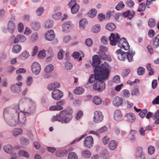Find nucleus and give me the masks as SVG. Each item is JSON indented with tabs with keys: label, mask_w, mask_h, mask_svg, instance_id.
<instances>
[{
	"label": "nucleus",
	"mask_w": 159,
	"mask_h": 159,
	"mask_svg": "<svg viewBox=\"0 0 159 159\" xmlns=\"http://www.w3.org/2000/svg\"><path fill=\"white\" fill-rule=\"evenodd\" d=\"M19 106L24 107L25 110L28 111L29 113L27 111H20L19 106L16 104L14 106V108L17 121L13 123L11 125L13 126L18 125L20 127H23L25 125L26 118L25 116L29 114L32 115L34 113L35 103L30 98H23L20 100Z\"/></svg>",
	"instance_id": "f257e3e1"
},
{
	"label": "nucleus",
	"mask_w": 159,
	"mask_h": 159,
	"mask_svg": "<svg viewBox=\"0 0 159 159\" xmlns=\"http://www.w3.org/2000/svg\"><path fill=\"white\" fill-rule=\"evenodd\" d=\"M111 67L106 62H104L100 67H97L94 69L95 75H91L88 83H92L95 80H105L108 79L111 72Z\"/></svg>",
	"instance_id": "f03ea898"
},
{
	"label": "nucleus",
	"mask_w": 159,
	"mask_h": 159,
	"mask_svg": "<svg viewBox=\"0 0 159 159\" xmlns=\"http://www.w3.org/2000/svg\"><path fill=\"white\" fill-rule=\"evenodd\" d=\"M72 111L71 110H64L59 113L52 116L51 119L52 122L58 121L62 123L66 124L69 123L72 118Z\"/></svg>",
	"instance_id": "7ed1b4c3"
},
{
	"label": "nucleus",
	"mask_w": 159,
	"mask_h": 159,
	"mask_svg": "<svg viewBox=\"0 0 159 159\" xmlns=\"http://www.w3.org/2000/svg\"><path fill=\"white\" fill-rule=\"evenodd\" d=\"M3 113L5 121L9 125L13 127L16 126L11 125L13 123L17 121L15 116L14 107L13 108L10 107L6 108L4 111Z\"/></svg>",
	"instance_id": "20e7f679"
},
{
	"label": "nucleus",
	"mask_w": 159,
	"mask_h": 159,
	"mask_svg": "<svg viewBox=\"0 0 159 159\" xmlns=\"http://www.w3.org/2000/svg\"><path fill=\"white\" fill-rule=\"evenodd\" d=\"M104 80H98L93 85L94 89L99 92H101L105 89Z\"/></svg>",
	"instance_id": "39448f33"
},
{
	"label": "nucleus",
	"mask_w": 159,
	"mask_h": 159,
	"mask_svg": "<svg viewBox=\"0 0 159 159\" xmlns=\"http://www.w3.org/2000/svg\"><path fill=\"white\" fill-rule=\"evenodd\" d=\"M7 29L4 27L2 28V31L5 33L8 31L11 34L13 33L16 28L15 23L13 21L9 20L7 23Z\"/></svg>",
	"instance_id": "423d86ee"
},
{
	"label": "nucleus",
	"mask_w": 159,
	"mask_h": 159,
	"mask_svg": "<svg viewBox=\"0 0 159 159\" xmlns=\"http://www.w3.org/2000/svg\"><path fill=\"white\" fill-rule=\"evenodd\" d=\"M74 27V24L70 21H66L62 25V30L63 32L67 33Z\"/></svg>",
	"instance_id": "0eeeda50"
},
{
	"label": "nucleus",
	"mask_w": 159,
	"mask_h": 159,
	"mask_svg": "<svg viewBox=\"0 0 159 159\" xmlns=\"http://www.w3.org/2000/svg\"><path fill=\"white\" fill-rule=\"evenodd\" d=\"M120 39V35L118 33H112L109 37L110 44L112 46L116 45Z\"/></svg>",
	"instance_id": "6e6552de"
},
{
	"label": "nucleus",
	"mask_w": 159,
	"mask_h": 159,
	"mask_svg": "<svg viewBox=\"0 0 159 159\" xmlns=\"http://www.w3.org/2000/svg\"><path fill=\"white\" fill-rule=\"evenodd\" d=\"M118 46L121 49L125 50H128L129 46L125 38H122L119 40Z\"/></svg>",
	"instance_id": "1a4fd4ad"
},
{
	"label": "nucleus",
	"mask_w": 159,
	"mask_h": 159,
	"mask_svg": "<svg viewBox=\"0 0 159 159\" xmlns=\"http://www.w3.org/2000/svg\"><path fill=\"white\" fill-rule=\"evenodd\" d=\"M93 138L91 136H89L85 137L83 141L84 146L88 148H91L93 146Z\"/></svg>",
	"instance_id": "9d476101"
},
{
	"label": "nucleus",
	"mask_w": 159,
	"mask_h": 159,
	"mask_svg": "<svg viewBox=\"0 0 159 159\" xmlns=\"http://www.w3.org/2000/svg\"><path fill=\"white\" fill-rule=\"evenodd\" d=\"M31 67L33 73L35 75H38L39 74L41 70V66L39 63L36 61L34 62Z\"/></svg>",
	"instance_id": "9b49d317"
},
{
	"label": "nucleus",
	"mask_w": 159,
	"mask_h": 159,
	"mask_svg": "<svg viewBox=\"0 0 159 159\" xmlns=\"http://www.w3.org/2000/svg\"><path fill=\"white\" fill-rule=\"evenodd\" d=\"M22 84V83L21 82L14 84L11 87V89L14 93H19L22 91L21 86Z\"/></svg>",
	"instance_id": "f8f14e48"
},
{
	"label": "nucleus",
	"mask_w": 159,
	"mask_h": 159,
	"mask_svg": "<svg viewBox=\"0 0 159 159\" xmlns=\"http://www.w3.org/2000/svg\"><path fill=\"white\" fill-rule=\"evenodd\" d=\"M63 95L62 92L59 89L54 90L52 92V97L55 100L60 99L63 96Z\"/></svg>",
	"instance_id": "ddd939ff"
},
{
	"label": "nucleus",
	"mask_w": 159,
	"mask_h": 159,
	"mask_svg": "<svg viewBox=\"0 0 159 159\" xmlns=\"http://www.w3.org/2000/svg\"><path fill=\"white\" fill-rule=\"evenodd\" d=\"M103 118V116L102 112L98 111H96L94 113L93 120L94 122L98 123L102 121Z\"/></svg>",
	"instance_id": "4468645a"
},
{
	"label": "nucleus",
	"mask_w": 159,
	"mask_h": 159,
	"mask_svg": "<svg viewBox=\"0 0 159 159\" xmlns=\"http://www.w3.org/2000/svg\"><path fill=\"white\" fill-rule=\"evenodd\" d=\"M27 40L26 37L24 35L22 34H19L15 37L13 40V42L15 43H25Z\"/></svg>",
	"instance_id": "2eb2a0df"
},
{
	"label": "nucleus",
	"mask_w": 159,
	"mask_h": 159,
	"mask_svg": "<svg viewBox=\"0 0 159 159\" xmlns=\"http://www.w3.org/2000/svg\"><path fill=\"white\" fill-rule=\"evenodd\" d=\"M124 118L127 122L132 123L135 121L136 117L134 114L131 112L126 114Z\"/></svg>",
	"instance_id": "dca6fc26"
},
{
	"label": "nucleus",
	"mask_w": 159,
	"mask_h": 159,
	"mask_svg": "<svg viewBox=\"0 0 159 159\" xmlns=\"http://www.w3.org/2000/svg\"><path fill=\"white\" fill-rule=\"evenodd\" d=\"M126 52L125 53L122 51L120 49L117 50L115 53L118 59L122 61H124L126 58Z\"/></svg>",
	"instance_id": "f3484780"
},
{
	"label": "nucleus",
	"mask_w": 159,
	"mask_h": 159,
	"mask_svg": "<svg viewBox=\"0 0 159 159\" xmlns=\"http://www.w3.org/2000/svg\"><path fill=\"white\" fill-rule=\"evenodd\" d=\"M135 155L136 157H139L141 159H145L146 155L144 152L143 151L142 148H139L136 150Z\"/></svg>",
	"instance_id": "a211bd4d"
},
{
	"label": "nucleus",
	"mask_w": 159,
	"mask_h": 159,
	"mask_svg": "<svg viewBox=\"0 0 159 159\" xmlns=\"http://www.w3.org/2000/svg\"><path fill=\"white\" fill-rule=\"evenodd\" d=\"M123 116L122 112L119 110H116L114 112V119L116 121H120Z\"/></svg>",
	"instance_id": "6ab92c4d"
},
{
	"label": "nucleus",
	"mask_w": 159,
	"mask_h": 159,
	"mask_svg": "<svg viewBox=\"0 0 159 159\" xmlns=\"http://www.w3.org/2000/svg\"><path fill=\"white\" fill-rule=\"evenodd\" d=\"M55 37L54 31L52 30H50L47 31L45 34V38L46 40L49 41L52 40Z\"/></svg>",
	"instance_id": "aec40b11"
},
{
	"label": "nucleus",
	"mask_w": 159,
	"mask_h": 159,
	"mask_svg": "<svg viewBox=\"0 0 159 159\" xmlns=\"http://www.w3.org/2000/svg\"><path fill=\"white\" fill-rule=\"evenodd\" d=\"M123 103L122 98L118 96H116L114 97L113 99V105L116 107L121 106Z\"/></svg>",
	"instance_id": "412c9836"
},
{
	"label": "nucleus",
	"mask_w": 159,
	"mask_h": 159,
	"mask_svg": "<svg viewBox=\"0 0 159 159\" xmlns=\"http://www.w3.org/2000/svg\"><path fill=\"white\" fill-rule=\"evenodd\" d=\"M135 14V12L134 11L127 10L123 12L122 16L125 17H127L128 20H131Z\"/></svg>",
	"instance_id": "4be33fe9"
},
{
	"label": "nucleus",
	"mask_w": 159,
	"mask_h": 159,
	"mask_svg": "<svg viewBox=\"0 0 159 159\" xmlns=\"http://www.w3.org/2000/svg\"><path fill=\"white\" fill-rule=\"evenodd\" d=\"M61 86L60 84L58 82H54L49 84L47 87V89L50 91L57 89Z\"/></svg>",
	"instance_id": "5701e85b"
},
{
	"label": "nucleus",
	"mask_w": 159,
	"mask_h": 159,
	"mask_svg": "<svg viewBox=\"0 0 159 159\" xmlns=\"http://www.w3.org/2000/svg\"><path fill=\"white\" fill-rule=\"evenodd\" d=\"M100 62V59L98 56L94 55L93 56V62L92 63V64L93 67H95V68L97 67L101 66L103 63L101 64L100 66H97Z\"/></svg>",
	"instance_id": "b1692460"
},
{
	"label": "nucleus",
	"mask_w": 159,
	"mask_h": 159,
	"mask_svg": "<svg viewBox=\"0 0 159 159\" xmlns=\"http://www.w3.org/2000/svg\"><path fill=\"white\" fill-rule=\"evenodd\" d=\"M53 25V21L51 20H47L44 23L43 27L45 29H49L52 28Z\"/></svg>",
	"instance_id": "393cba45"
},
{
	"label": "nucleus",
	"mask_w": 159,
	"mask_h": 159,
	"mask_svg": "<svg viewBox=\"0 0 159 159\" xmlns=\"http://www.w3.org/2000/svg\"><path fill=\"white\" fill-rule=\"evenodd\" d=\"M3 149L6 153L10 154L12 152L13 150V148L11 145L8 144L3 146Z\"/></svg>",
	"instance_id": "a878e982"
},
{
	"label": "nucleus",
	"mask_w": 159,
	"mask_h": 159,
	"mask_svg": "<svg viewBox=\"0 0 159 159\" xmlns=\"http://www.w3.org/2000/svg\"><path fill=\"white\" fill-rule=\"evenodd\" d=\"M19 139L20 143L23 146H26L29 143V140L23 136H20Z\"/></svg>",
	"instance_id": "bb28decb"
},
{
	"label": "nucleus",
	"mask_w": 159,
	"mask_h": 159,
	"mask_svg": "<svg viewBox=\"0 0 159 159\" xmlns=\"http://www.w3.org/2000/svg\"><path fill=\"white\" fill-rule=\"evenodd\" d=\"M118 145L117 142L115 140H111L109 144V148L111 150H114L117 148Z\"/></svg>",
	"instance_id": "cd10ccee"
},
{
	"label": "nucleus",
	"mask_w": 159,
	"mask_h": 159,
	"mask_svg": "<svg viewBox=\"0 0 159 159\" xmlns=\"http://www.w3.org/2000/svg\"><path fill=\"white\" fill-rule=\"evenodd\" d=\"M135 54V52L132 51H129L127 52V58L129 62H131L133 61V57Z\"/></svg>",
	"instance_id": "c85d7f7f"
},
{
	"label": "nucleus",
	"mask_w": 159,
	"mask_h": 159,
	"mask_svg": "<svg viewBox=\"0 0 159 159\" xmlns=\"http://www.w3.org/2000/svg\"><path fill=\"white\" fill-rule=\"evenodd\" d=\"M21 49L22 47L20 45L16 44L13 46L12 51L14 53H17L19 52Z\"/></svg>",
	"instance_id": "c756f323"
},
{
	"label": "nucleus",
	"mask_w": 159,
	"mask_h": 159,
	"mask_svg": "<svg viewBox=\"0 0 159 159\" xmlns=\"http://www.w3.org/2000/svg\"><path fill=\"white\" fill-rule=\"evenodd\" d=\"M81 155L83 157L88 158L91 156V153L90 151L88 150H85L81 151Z\"/></svg>",
	"instance_id": "7c9ffc66"
},
{
	"label": "nucleus",
	"mask_w": 159,
	"mask_h": 159,
	"mask_svg": "<svg viewBox=\"0 0 159 159\" xmlns=\"http://www.w3.org/2000/svg\"><path fill=\"white\" fill-rule=\"evenodd\" d=\"M39 39L38 34L35 32L32 34L30 37V40L32 43H34L35 42Z\"/></svg>",
	"instance_id": "2f4dec72"
},
{
	"label": "nucleus",
	"mask_w": 159,
	"mask_h": 159,
	"mask_svg": "<svg viewBox=\"0 0 159 159\" xmlns=\"http://www.w3.org/2000/svg\"><path fill=\"white\" fill-rule=\"evenodd\" d=\"M54 69V66L52 64H49L46 66L44 70L46 73H50L52 72Z\"/></svg>",
	"instance_id": "473e14b6"
},
{
	"label": "nucleus",
	"mask_w": 159,
	"mask_h": 159,
	"mask_svg": "<svg viewBox=\"0 0 159 159\" xmlns=\"http://www.w3.org/2000/svg\"><path fill=\"white\" fill-rule=\"evenodd\" d=\"M23 132L22 129L20 128H16L13 129L12 132L13 134L15 137H16L21 134Z\"/></svg>",
	"instance_id": "72a5a7b5"
},
{
	"label": "nucleus",
	"mask_w": 159,
	"mask_h": 159,
	"mask_svg": "<svg viewBox=\"0 0 159 159\" xmlns=\"http://www.w3.org/2000/svg\"><path fill=\"white\" fill-rule=\"evenodd\" d=\"M31 27L34 30L37 31L41 27L40 23L38 21L32 22L31 23Z\"/></svg>",
	"instance_id": "f704fd0d"
},
{
	"label": "nucleus",
	"mask_w": 159,
	"mask_h": 159,
	"mask_svg": "<svg viewBox=\"0 0 159 159\" xmlns=\"http://www.w3.org/2000/svg\"><path fill=\"white\" fill-rule=\"evenodd\" d=\"M82 55L78 52H75L73 54V57L75 59H78L79 61H80L82 59V57L84 56V54L81 52Z\"/></svg>",
	"instance_id": "c9c22d12"
},
{
	"label": "nucleus",
	"mask_w": 159,
	"mask_h": 159,
	"mask_svg": "<svg viewBox=\"0 0 159 159\" xmlns=\"http://www.w3.org/2000/svg\"><path fill=\"white\" fill-rule=\"evenodd\" d=\"M153 43L154 48H157L159 46V34H157L153 39Z\"/></svg>",
	"instance_id": "e433bc0d"
},
{
	"label": "nucleus",
	"mask_w": 159,
	"mask_h": 159,
	"mask_svg": "<svg viewBox=\"0 0 159 159\" xmlns=\"http://www.w3.org/2000/svg\"><path fill=\"white\" fill-rule=\"evenodd\" d=\"M106 28L107 30L109 31H112L116 29V26L114 23H109L106 25Z\"/></svg>",
	"instance_id": "4c0bfd02"
},
{
	"label": "nucleus",
	"mask_w": 159,
	"mask_h": 159,
	"mask_svg": "<svg viewBox=\"0 0 159 159\" xmlns=\"http://www.w3.org/2000/svg\"><path fill=\"white\" fill-rule=\"evenodd\" d=\"M109 155L108 150L105 149L103 150L100 154L101 157L103 159H107Z\"/></svg>",
	"instance_id": "58836bf2"
},
{
	"label": "nucleus",
	"mask_w": 159,
	"mask_h": 159,
	"mask_svg": "<svg viewBox=\"0 0 159 159\" xmlns=\"http://www.w3.org/2000/svg\"><path fill=\"white\" fill-rule=\"evenodd\" d=\"M87 23V21L85 19L83 18L81 19L79 22L80 28L82 29L85 28Z\"/></svg>",
	"instance_id": "ea45409f"
},
{
	"label": "nucleus",
	"mask_w": 159,
	"mask_h": 159,
	"mask_svg": "<svg viewBox=\"0 0 159 159\" xmlns=\"http://www.w3.org/2000/svg\"><path fill=\"white\" fill-rule=\"evenodd\" d=\"M70 7H71V13L73 14H75L78 11L80 8V6L79 4H76V5Z\"/></svg>",
	"instance_id": "a19ab883"
},
{
	"label": "nucleus",
	"mask_w": 159,
	"mask_h": 159,
	"mask_svg": "<svg viewBox=\"0 0 159 159\" xmlns=\"http://www.w3.org/2000/svg\"><path fill=\"white\" fill-rule=\"evenodd\" d=\"M93 102L96 105H98L101 103L102 99L100 97L95 96L93 98Z\"/></svg>",
	"instance_id": "79ce46f5"
},
{
	"label": "nucleus",
	"mask_w": 159,
	"mask_h": 159,
	"mask_svg": "<svg viewBox=\"0 0 159 159\" xmlns=\"http://www.w3.org/2000/svg\"><path fill=\"white\" fill-rule=\"evenodd\" d=\"M101 28V26L100 25H96L92 27V31L94 33H98L100 31Z\"/></svg>",
	"instance_id": "37998d69"
},
{
	"label": "nucleus",
	"mask_w": 159,
	"mask_h": 159,
	"mask_svg": "<svg viewBox=\"0 0 159 159\" xmlns=\"http://www.w3.org/2000/svg\"><path fill=\"white\" fill-rule=\"evenodd\" d=\"M97 13V10L93 8L89 11L88 15L89 17L93 18L96 16Z\"/></svg>",
	"instance_id": "c03bdc74"
},
{
	"label": "nucleus",
	"mask_w": 159,
	"mask_h": 159,
	"mask_svg": "<svg viewBox=\"0 0 159 159\" xmlns=\"http://www.w3.org/2000/svg\"><path fill=\"white\" fill-rule=\"evenodd\" d=\"M18 154L21 157H25L27 158H28L29 157V155L28 152L24 150L19 151Z\"/></svg>",
	"instance_id": "a18cd8bd"
},
{
	"label": "nucleus",
	"mask_w": 159,
	"mask_h": 159,
	"mask_svg": "<svg viewBox=\"0 0 159 159\" xmlns=\"http://www.w3.org/2000/svg\"><path fill=\"white\" fill-rule=\"evenodd\" d=\"M84 91V89L81 87H77L74 90V92L77 94H82Z\"/></svg>",
	"instance_id": "49530a36"
},
{
	"label": "nucleus",
	"mask_w": 159,
	"mask_h": 159,
	"mask_svg": "<svg viewBox=\"0 0 159 159\" xmlns=\"http://www.w3.org/2000/svg\"><path fill=\"white\" fill-rule=\"evenodd\" d=\"M44 11V8L43 7H39L36 11V14L38 16H41Z\"/></svg>",
	"instance_id": "de8ad7c7"
},
{
	"label": "nucleus",
	"mask_w": 159,
	"mask_h": 159,
	"mask_svg": "<svg viewBox=\"0 0 159 159\" xmlns=\"http://www.w3.org/2000/svg\"><path fill=\"white\" fill-rule=\"evenodd\" d=\"M30 56L29 54L27 51H24L20 55V57L22 59H26Z\"/></svg>",
	"instance_id": "09e8293b"
},
{
	"label": "nucleus",
	"mask_w": 159,
	"mask_h": 159,
	"mask_svg": "<svg viewBox=\"0 0 159 159\" xmlns=\"http://www.w3.org/2000/svg\"><path fill=\"white\" fill-rule=\"evenodd\" d=\"M67 159H78V158L76 153L74 152H72L68 154Z\"/></svg>",
	"instance_id": "8fccbe9b"
},
{
	"label": "nucleus",
	"mask_w": 159,
	"mask_h": 159,
	"mask_svg": "<svg viewBox=\"0 0 159 159\" xmlns=\"http://www.w3.org/2000/svg\"><path fill=\"white\" fill-rule=\"evenodd\" d=\"M46 51L44 49H43L40 51L38 53V57L40 58H43L46 57Z\"/></svg>",
	"instance_id": "3c124183"
},
{
	"label": "nucleus",
	"mask_w": 159,
	"mask_h": 159,
	"mask_svg": "<svg viewBox=\"0 0 159 159\" xmlns=\"http://www.w3.org/2000/svg\"><path fill=\"white\" fill-rule=\"evenodd\" d=\"M121 93L122 96L125 98H129L130 95L129 91L128 90L125 89L123 90L121 92Z\"/></svg>",
	"instance_id": "603ef678"
},
{
	"label": "nucleus",
	"mask_w": 159,
	"mask_h": 159,
	"mask_svg": "<svg viewBox=\"0 0 159 159\" xmlns=\"http://www.w3.org/2000/svg\"><path fill=\"white\" fill-rule=\"evenodd\" d=\"M65 52L62 49H61L58 52L57 58L59 60H61L63 58Z\"/></svg>",
	"instance_id": "864d4df0"
},
{
	"label": "nucleus",
	"mask_w": 159,
	"mask_h": 159,
	"mask_svg": "<svg viewBox=\"0 0 159 159\" xmlns=\"http://www.w3.org/2000/svg\"><path fill=\"white\" fill-rule=\"evenodd\" d=\"M156 24V21L154 19L151 18L149 19L148 21V25L151 28H153Z\"/></svg>",
	"instance_id": "5fc2aeb1"
},
{
	"label": "nucleus",
	"mask_w": 159,
	"mask_h": 159,
	"mask_svg": "<svg viewBox=\"0 0 159 159\" xmlns=\"http://www.w3.org/2000/svg\"><path fill=\"white\" fill-rule=\"evenodd\" d=\"M154 119L156 120L155 123L156 124H159V110L154 114Z\"/></svg>",
	"instance_id": "6e6d98bb"
},
{
	"label": "nucleus",
	"mask_w": 159,
	"mask_h": 159,
	"mask_svg": "<svg viewBox=\"0 0 159 159\" xmlns=\"http://www.w3.org/2000/svg\"><path fill=\"white\" fill-rule=\"evenodd\" d=\"M66 153V151L63 150L57 151L55 153L56 156L59 157L63 156Z\"/></svg>",
	"instance_id": "4d7b16f0"
},
{
	"label": "nucleus",
	"mask_w": 159,
	"mask_h": 159,
	"mask_svg": "<svg viewBox=\"0 0 159 159\" xmlns=\"http://www.w3.org/2000/svg\"><path fill=\"white\" fill-rule=\"evenodd\" d=\"M33 81V78L31 76H28L26 80V83L28 86H30Z\"/></svg>",
	"instance_id": "13d9d810"
},
{
	"label": "nucleus",
	"mask_w": 159,
	"mask_h": 159,
	"mask_svg": "<svg viewBox=\"0 0 159 159\" xmlns=\"http://www.w3.org/2000/svg\"><path fill=\"white\" fill-rule=\"evenodd\" d=\"M146 8V6L144 3H141L139 4V8L138 10V12L144 11Z\"/></svg>",
	"instance_id": "bf43d9fd"
},
{
	"label": "nucleus",
	"mask_w": 159,
	"mask_h": 159,
	"mask_svg": "<svg viewBox=\"0 0 159 159\" xmlns=\"http://www.w3.org/2000/svg\"><path fill=\"white\" fill-rule=\"evenodd\" d=\"M149 129L148 127H146L145 129L143 127H141L139 129V132L141 136H143L145 135V131L146 130Z\"/></svg>",
	"instance_id": "052dcab7"
},
{
	"label": "nucleus",
	"mask_w": 159,
	"mask_h": 159,
	"mask_svg": "<svg viewBox=\"0 0 159 159\" xmlns=\"http://www.w3.org/2000/svg\"><path fill=\"white\" fill-rule=\"evenodd\" d=\"M110 140L109 138L106 136L104 137L102 139V143L104 145H106L109 142Z\"/></svg>",
	"instance_id": "680f3d73"
},
{
	"label": "nucleus",
	"mask_w": 159,
	"mask_h": 159,
	"mask_svg": "<svg viewBox=\"0 0 159 159\" xmlns=\"http://www.w3.org/2000/svg\"><path fill=\"white\" fill-rule=\"evenodd\" d=\"M53 18L56 20L62 19V15L60 12L57 13L53 16Z\"/></svg>",
	"instance_id": "e2e57ef3"
},
{
	"label": "nucleus",
	"mask_w": 159,
	"mask_h": 159,
	"mask_svg": "<svg viewBox=\"0 0 159 159\" xmlns=\"http://www.w3.org/2000/svg\"><path fill=\"white\" fill-rule=\"evenodd\" d=\"M125 7V5L123 2H120L116 7V8L117 10H121L122 8H124Z\"/></svg>",
	"instance_id": "0e129e2a"
},
{
	"label": "nucleus",
	"mask_w": 159,
	"mask_h": 159,
	"mask_svg": "<svg viewBox=\"0 0 159 159\" xmlns=\"http://www.w3.org/2000/svg\"><path fill=\"white\" fill-rule=\"evenodd\" d=\"M71 40L70 36L68 35H66L63 38V41L65 43H68Z\"/></svg>",
	"instance_id": "69168bd1"
},
{
	"label": "nucleus",
	"mask_w": 159,
	"mask_h": 159,
	"mask_svg": "<svg viewBox=\"0 0 159 159\" xmlns=\"http://www.w3.org/2000/svg\"><path fill=\"white\" fill-rule=\"evenodd\" d=\"M131 94L132 95L139 96V89L137 88L134 89L131 91Z\"/></svg>",
	"instance_id": "338daca9"
},
{
	"label": "nucleus",
	"mask_w": 159,
	"mask_h": 159,
	"mask_svg": "<svg viewBox=\"0 0 159 159\" xmlns=\"http://www.w3.org/2000/svg\"><path fill=\"white\" fill-rule=\"evenodd\" d=\"M145 73V69L143 67H139L137 70V73L139 75H141Z\"/></svg>",
	"instance_id": "774afa93"
}]
</instances>
